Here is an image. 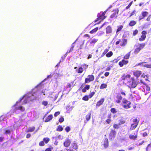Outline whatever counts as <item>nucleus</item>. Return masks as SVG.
Listing matches in <instances>:
<instances>
[{"label":"nucleus","mask_w":151,"mask_h":151,"mask_svg":"<svg viewBox=\"0 0 151 151\" xmlns=\"http://www.w3.org/2000/svg\"><path fill=\"white\" fill-rule=\"evenodd\" d=\"M119 10L118 9H115L113 11V13L110 16L111 18H116L119 13Z\"/></svg>","instance_id":"obj_11"},{"label":"nucleus","mask_w":151,"mask_h":151,"mask_svg":"<svg viewBox=\"0 0 151 151\" xmlns=\"http://www.w3.org/2000/svg\"><path fill=\"white\" fill-rule=\"evenodd\" d=\"M37 98V95L36 92H34L30 96V100H36Z\"/></svg>","instance_id":"obj_19"},{"label":"nucleus","mask_w":151,"mask_h":151,"mask_svg":"<svg viewBox=\"0 0 151 151\" xmlns=\"http://www.w3.org/2000/svg\"><path fill=\"white\" fill-rule=\"evenodd\" d=\"M119 125L123 124H124L126 122V121L124 119H121L119 120Z\"/></svg>","instance_id":"obj_34"},{"label":"nucleus","mask_w":151,"mask_h":151,"mask_svg":"<svg viewBox=\"0 0 151 151\" xmlns=\"http://www.w3.org/2000/svg\"><path fill=\"white\" fill-rule=\"evenodd\" d=\"M90 88V85L88 84L85 85L84 88L82 89V91L83 93H85L87 90H88Z\"/></svg>","instance_id":"obj_23"},{"label":"nucleus","mask_w":151,"mask_h":151,"mask_svg":"<svg viewBox=\"0 0 151 151\" xmlns=\"http://www.w3.org/2000/svg\"><path fill=\"white\" fill-rule=\"evenodd\" d=\"M70 144V141L69 139L66 140L64 143V145L65 147H68L69 146Z\"/></svg>","instance_id":"obj_25"},{"label":"nucleus","mask_w":151,"mask_h":151,"mask_svg":"<svg viewBox=\"0 0 151 151\" xmlns=\"http://www.w3.org/2000/svg\"><path fill=\"white\" fill-rule=\"evenodd\" d=\"M74 68L76 69V72L79 74H81L83 71V69L82 67H79L78 68L77 67H75Z\"/></svg>","instance_id":"obj_18"},{"label":"nucleus","mask_w":151,"mask_h":151,"mask_svg":"<svg viewBox=\"0 0 151 151\" xmlns=\"http://www.w3.org/2000/svg\"><path fill=\"white\" fill-rule=\"evenodd\" d=\"M107 85L106 83H102L101 84L100 88V89H103L106 88L107 87Z\"/></svg>","instance_id":"obj_30"},{"label":"nucleus","mask_w":151,"mask_h":151,"mask_svg":"<svg viewBox=\"0 0 151 151\" xmlns=\"http://www.w3.org/2000/svg\"><path fill=\"white\" fill-rule=\"evenodd\" d=\"M94 79V76L92 75H89L85 79V83H87L93 81Z\"/></svg>","instance_id":"obj_7"},{"label":"nucleus","mask_w":151,"mask_h":151,"mask_svg":"<svg viewBox=\"0 0 151 151\" xmlns=\"http://www.w3.org/2000/svg\"><path fill=\"white\" fill-rule=\"evenodd\" d=\"M140 83H142L143 85H146V84L145 83L143 82L142 80H140Z\"/></svg>","instance_id":"obj_63"},{"label":"nucleus","mask_w":151,"mask_h":151,"mask_svg":"<svg viewBox=\"0 0 151 151\" xmlns=\"http://www.w3.org/2000/svg\"><path fill=\"white\" fill-rule=\"evenodd\" d=\"M104 146L105 148H107L109 146V141L107 138H105L104 141Z\"/></svg>","instance_id":"obj_22"},{"label":"nucleus","mask_w":151,"mask_h":151,"mask_svg":"<svg viewBox=\"0 0 151 151\" xmlns=\"http://www.w3.org/2000/svg\"><path fill=\"white\" fill-rule=\"evenodd\" d=\"M131 78V75L130 74H127L125 75V74H123L121 77V79L122 80L124 81L127 78Z\"/></svg>","instance_id":"obj_21"},{"label":"nucleus","mask_w":151,"mask_h":151,"mask_svg":"<svg viewBox=\"0 0 151 151\" xmlns=\"http://www.w3.org/2000/svg\"><path fill=\"white\" fill-rule=\"evenodd\" d=\"M98 39H93L90 42V44H94L98 41Z\"/></svg>","instance_id":"obj_44"},{"label":"nucleus","mask_w":151,"mask_h":151,"mask_svg":"<svg viewBox=\"0 0 151 151\" xmlns=\"http://www.w3.org/2000/svg\"><path fill=\"white\" fill-rule=\"evenodd\" d=\"M144 66L146 68H151V64H145L144 65Z\"/></svg>","instance_id":"obj_53"},{"label":"nucleus","mask_w":151,"mask_h":151,"mask_svg":"<svg viewBox=\"0 0 151 151\" xmlns=\"http://www.w3.org/2000/svg\"><path fill=\"white\" fill-rule=\"evenodd\" d=\"M130 52H129L128 53H127L123 57V58L124 60V59H128L130 57Z\"/></svg>","instance_id":"obj_32"},{"label":"nucleus","mask_w":151,"mask_h":151,"mask_svg":"<svg viewBox=\"0 0 151 151\" xmlns=\"http://www.w3.org/2000/svg\"><path fill=\"white\" fill-rule=\"evenodd\" d=\"M48 103L47 101H43L42 102V104L45 106H47L48 104Z\"/></svg>","instance_id":"obj_50"},{"label":"nucleus","mask_w":151,"mask_h":151,"mask_svg":"<svg viewBox=\"0 0 151 151\" xmlns=\"http://www.w3.org/2000/svg\"><path fill=\"white\" fill-rule=\"evenodd\" d=\"M109 72H106L104 73V76L106 77H107V76H109Z\"/></svg>","instance_id":"obj_62"},{"label":"nucleus","mask_w":151,"mask_h":151,"mask_svg":"<svg viewBox=\"0 0 151 151\" xmlns=\"http://www.w3.org/2000/svg\"><path fill=\"white\" fill-rule=\"evenodd\" d=\"M95 94V92H92L90 93L88 95L89 98L90 99Z\"/></svg>","instance_id":"obj_46"},{"label":"nucleus","mask_w":151,"mask_h":151,"mask_svg":"<svg viewBox=\"0 0 151 151\" xmlns=\"http://www.w3.org/2000/svg\"><path fill=\"white\" fill-rule=\"evenodd\" d=\"M119 124H114L113 125V127L114 129H119Z\"/></svg>","instance_id":"obj_39"},{"label":"nucleus","mask_w":151,"mask_h":151,"mask_svg":"<svg viewBox=\"0 0 151 151\" xmlns=\"http://www.w3.org/2000/svg\"><path fill=\"white\" fill-rule=\"evenodd\" d=\"M106 13V11L104 12H101L98 14L97 17H98L94 21V22H96L100 20H103L105 19L106 17L105 16V14Z\"/></svg>","instance_id":"obj_3"},{"label":"nucleus","mask_w":151,"mask_h":151,"mask_svg":"<svg viewBox=\"0 0 151 151\" xmlns=\"http://www.w3.org/2000/svg\"><path fill=\"white\" fill-rule=\"evenodd\" d=\"M60 112L59 111H57V112H55L54 114V115L55 116H58V115H59V114H60Z\"/></svg>","instance_id":"obj_57"},{"label":"nucleus","mask_w":151,"mask_h":151,"mask_svg":"<svg viewBox=\"0 0 151 151\" xmlns=\"http://www.w3.org/2000/svg\"><path fill=\"white\" fill-rule=\"evenodd\" d=\"M128 86L130 88H134L137 85V83L134 77H131L130 80L127 82Z\"/></svg>","instance_id":"obj_1"},{"label":"nucleus","mask_w":151,"mask_h":151,"mask_svg":"<svg viewBox=\"0 0 151 151\" xmlns=\"http://www.w3.org/2000/svg\"><path fill=\"white\" fill-rule=\"evenodd\" d=\"M113 52L111 51H110L106 54V56L107 58H109L111 57L113 55Z\"/></svg>","instance_id":"obj_36"},{"label":"nucleus","mask_w":151,"mask_h":151,"mask_svg":"<svg viewBox=\"0 0 151 151\" xmlns=\"http://www.w3.org/2000/svg\"><path fill=\"white\" fill-rule=\"evenodd\" d=\"M111 120L109 119H106L105 121V122L107 124H109L111 122Z\"/></svg>","instance_id":"obj_51"},{"label":"nucleus","mask_w":151,"mask_h":151,"mask_svg":"<svg viewBox=\"0 0 151 151\" xmlns=\"http://www.w3.org/2000/svg\"><path fill=\"white\" fill-rule=\"evenodd\" d=\"M98 29H99V27H96L93 29L91 31H90L89 32V33H90L91 34H93V33L96 32L98 30Z\"/></svg>","instance_id":"obj_29"},{"label":"nucleus","mask_w":151,"mask_h":151,"mask_svg":"<svg viewBox=\"0 0 151 151\" xmlns=\"http://www.w3.org/2000/svg\"><path fill=\"white\" fill-rule=\"evenodd\" d=\"M53 149V147H52L51 148H46L45 151H52V150Z\"/></svg>","instance_id":"obj_56"},{"label":"nucleus","mask_w":151,"mask_h":151,"mask_svg":"<svg viewBox=\"0 0 151 151\" xmlns=\"http://www.w3.org/2000/svg\"><path fill=\"white\" fill-rule=\"evenodd\" d=\"M24 97V96L20 98L18 101L16 102L15 104L14 105V106H17V105H18V103L21 102L22 100L23 99Z\"/></svg>","instance_id":"obj_41"},{"label":"nucleus","mask_w":151,"mask_h":151,"mask_svg":"<svg viewBox=\"0 0 151 151\" xmlns=\"http://www.w3.org/2000/svg\"><path fill=\"white\" fill-rule=\"evenodd\" d=\"M122 103L123 104H127V105H123L124 108L127 109L130 108L131 102L130 101H128L126 99L124 98L123 99Z\"/></svg>","instance_id":"obj_6"},{"label":"nucleus","mask_w":151,"mask_h":151,"mask_svg":"<svg viewBox=\"0 0 151 151\" xmlns=\"http://www.w3.org/2000/svg\"><path fill=\"white\" fill-rule=\"evenodd\" d=\"M146 151H149L151 150V143L148 144L146 148Z\"/></svg>","instance_id":"obj_38"},{"label":"nucleus","mask_w":151,"mask_h":151,"mask_svg":"<svg viewBox=\"0 0 151 151\" xmlns=\"http://www.w3.org/2000/svg\"><path fill=\"white\" fill-rule=\"evenodd\" d=\"M64 120V119L63 116L60 117L59 119V122L60 123L63 122Z\"/></svg>","instance_id":"obj_49"},{"label":"nucleus","mask_w":151,"mask_h":151,"mask_svg":"<svg viewBox=\"0 0 151 151\" xmlns=\"http://www.w3.org/2000/svg\"><path fill=\"white\" fill-rule=\"evenodd\" d=\"M133 74L137 79L142 74V72L140 70H136L133 71Z\"/></svg>","instance_id":"obj_13"},{"label":"nucleus","mask_w":151,"mask_h":151,"mask_svg":"<svg viewBox=\"0 0 151 151\" xmlns=\"http://www.w3.org/2000/svg\"><path fill=\"white\" fill-rule=\"evenodd\" d=\"M11 132V131L10 130L8 129L6 130L4 132V133L6 134H9Z\"/></svg>","instance_id":"obj_58"},{"label":"nucleus","mask_w":151,"mask_h":151,"mask_svg":"<svg viewBox=\"0 0 151 151\" xmlns=\"http://www.w3.org/2000/svg\"><path fill=\"white\" fill-rule=\"evenodd\" d=\"M145 43H142L138 45L137 46V48L135 49L134 53L135 54L138 53L145 46Z\"/></svg>","instance_id":"obj_5"},{"label":"nucleus","mask_w":151,"mask_h":151,"mask_svg":"<svg viewBox=\"0 0 151 151\" xmlns=\"http://www.w3.org/2000/svg\"><path fill=\"white\" fill-rule=\"evenodd\" d=\"M63 130V128L61 125H59L57 127L56 129V131L58 132H61Z\"/></svg>","instance_id":"obj_33"},{"label":"nucleus","mask_w":151,"mask_h":151,"mask_svg":"<svg viewBox=\"0 0 151 151\" xmlns=\"http://www.w3.org/2000/svg\"><path fill=\"white\" fill-rule=\"evenodd\" d=\"M137 24V22L134 20H131L129 23V25L130 27H133Z\"/></svg>","instance_id":"obj_27"},{"label":"nucleus","mask_w":151,"mask_h":151,"mask_svg":"<svg viewBox=\"0 0 151 151\" xmlns=\"http://www.w3.org/2000/svg\"><path fill=\"white\" fill-rule=\"evenodd\" d=\"M139 120L137 118L134 119L132 121L133 123L131 124L130 129L131 130L134 129L138 126Z\"/></svg>","instance_id":"obj_4"},{"label":"nucleus","mask_w":151,"mask_h":151,"mask_svg":"<svg viewBox=\"0 0 151 151\" xmlns=\"http://www.w3.org/2000/svg\"><path fill=\"white\" fill-rule=\"evenodd\" d=\"M35 129V127H29L27 131V132H33Z\"/></svg>","instance_id":"obj_31"},{"label":"nucleus","mask_w":151,"mask_h":151,"mask_svg":"<svg viewBox=\"0 0 151 151\" xmlns=\"http://www.w3.org/2000/svg\"><path fill=\"white\" fill-rule=\"evenodd\" d=\"M105 100L104 98L101 99L99 100L96 103V107L100 106L102 105L104 102Z\"/></svg>","instance_id":"obj_17"},{"label":"nucleus","mask_w":151,"mask_h":151,"mask_svg":"<svg viewBox=\"0 0 151 151\" xmlns=\"http://www.w3.org/2000/svg\"><path fill=\"white\" fill-rule=\"evenodd\" d=\"M109 50L108 49V48L104 50V51L102 53V55H101V57H104L105 55H106V54L109 51Z\"/></svg>","instance_id":"obj_35"},{"label":"nucleus","mask_w":151,"mask_h":151,"mask_svg":"<svg viewBox=\"0 0 151 151\" xmlns=\"http://www.w3.org/2000/svg\"><path fill=\"white\" fill-rule=\"evenodd\" d=\"M82 66L84 68L86 69L88 68V65L86 64H84L82 65Z\"/></svg>","instance_id":"obj_55"},{"label":"nucleus","mask_w":151,"mask_h":151,"mask_svg":"<svg viewBox=\"0 0 151 151\" xmlns=\"http://www.w3.org/2000/svg\"><path fill=\"white\" fill-rule=\"evenodd\" d=\"M112 32V29L111 27L108 26L106 28V34L111 33Z\"/></svg>","instance_id":"obj_20"},{"label":"nucleus","mask_w":151,"mask_h":151,"mask_svg":"<svg viewBox=\"0 0 151 151\" xmlns=\"http://www.w3.org/2000/svg\"><path fill=\"white\" fill-rule=\"evenodd\" d=\"M141 34L142 35L139 39V40L141 42L145 40L146 37V35L147 34V32L146 31L144 30L142 32Z\"/></svg>","instance_id":"obj_9"},{"label":"nucleus","mask_w":151,"mask_h":151,"mask_svg":"<svg viewBox=\"0 0 151 151\" xmlns=\"http://www.w3.org/2000/svg\"><path fill=\"white\" fill-rule=\"evenodd\" d=\"M146 86V89L147 91H150V87L146 84L145 85Z\"/></svg>","instance_id":"obj_59"},{"label":"nucleus","mask_w":151,"mask_h":151,"mask_svg":"<svg viewBox=\"0 0 151 151\" xmlns=\"http://www.w3.org/2000/svg\"><path fill=\"white\" fill-rule=\"evenodd\" d=\"M120 43V45L121 47L125 46L127 43V39L122 38L119 39L115 43L116 45H118Z\"/></svg>","instance_id":"obj_2"},{"label":"nucleus","mask_w":151,"mask_h":151,"mask_svg":"<svg viewBox=\"0 0 151 151\" xmlns=\"http://www.w3.org/2000/svg\"><path fill=\"white\" fill-rule=\"evenodd\" d=\"M137 138V133L136 135H130L129 136V138L131 139L135 140Z\"/></svg>","instance_id":"obj_24"},{"label":"nucleus","mask_w":151,"mask_h":151,"mask_svg":"<svg viewBox=\"0 0 151 151\" xmlns=\"http://www.w3.org/2000/svg\"><path fill=\"white\" fill-rule=\"evenodd\" d=\"M4 138L3 137H0V142H3L4 140Z\"/></svg>","instance_id":"obj_61"},{"label":"nucleus","mask_w":151,"mask_h":151,"mask_svg":"<svg viewBox=\"0 0 151 151\" xmlns=\"http://www.w3.org/2000/svg\"><path fill=\"white\" fill-rule=\"evenodd\" d=\"M89 97L88 95H85L82 98V100L85 101H87L89 100Z\"/></svg>","instance_id":"obj_40"},{"label":"nucleus","mask_w":151,"mask_h":151,"mask_svg":"<svg viewBox=\"0 0 151 151\" xmlns=\"http://www.w3.org/2000/svg\"><path fill=\"white\" fill-rule=\"evenodd\" d=\"M149 133V131L148 132H145L142 133V136L143 137H145L146 136H147L148 135V134Z\"/></svg>","instance_id":"obj_43"},{"label":"nucleus","mask_w":151,"mask_h":151,"mask_svg":"<svg viewBox=\"0 0 151 151\" xmlns=\"http://www.w3.org/2000/svg\"><path fill=\"white\" fill-rule=\"evenodd\" d=\"M15 107L14 110L15 111L19 110L21 111H24L25 110V108L22 106H18L17 105L16 106H14Z\"/></svg>","instance_id":"obj_16"},{"label":"nucleus","mask_w":151,"mask_h":151,"mask_svg":"<svg viewBox=\"0 0 151 151\" xmlns=\"http://www.w3.org/2000/svg\"><path fill=\"white\" fill-rule=\"evenodd\" d=\"M72 86V84L71 83H68V84L67 85V88H71Z\"/></svg>","instance_id":"obj_60"},{"label":"nucleus","mask_w":151,"mask_h":151,"mask_svg":"<svg viewBox=\"0 0 151 151\" xmlns=\"http://www.w3.org/2000/svg\"><path fill=\"white\" fill-rule=\"evenodd\" d=\"M151 15L150 14L147 18L146 21H151Z\"/></svg>","instance_id":"obj_54"},{"label":"nucleus","mask_w":151,"mask_h":151,"mask_svg":"<svg viewBox=\"0 0 151 151\" xmlns=\"http://www.w3.org/2000/svg\"><path fill=\"white\" fill-rule=\"evenodd\" d=\"M137 13V12L135 10H134L130 14V15L129 16V17H131L132 16L135 15H136V14Z\"/></svg>","instance_id":"obj_42"},{"label":"nucleus","mask_w":151,"mask_h":151,"mask_svg":"<svg viewBox=\"0 0 151 151\" xmlns=\"http://www.w3.org/2000/svg\"><path fill=\"white\" fill-rule=\"evenodd\" d=\"M50 140V139L47 137H44L43 138L42 140L40 142L39 145L40 146H43L45 145V143L47 144Z\"/></svg>","instance_id":"obj_8"},{"label":"nucleus","mask_w":151,"mask_h":151,"mask_svg":"<svg viewBox=\"0 0 151 151\" xmlns=\"http://www.w3.org/2000/svg\"><path fill=\"white\" fill-rule=\"evenodd\" d=\"M148 12L146 11H143L141 12V15L139 17V20H141L143 19L145 17H147L148 14Z\"/></svg>","instance_id":"obj_12"},{"label":"nucleus","mask_w":151,"mask_h":151,"mask_svg":"<svg viewBox=\"0 0 151 151\" xmlns=\"http://www.w3.org/2000/svg\"><path fill=\"white\" fill-rule=\"evenodd\" d=\"M138 30L137 29H135L133 31V33L132 34L133 35L135 36L138 34Z\"/></svg>","instance_id":"obj_48"},{"label":"nucleus","mask_w":151,"mask_h":151,"mask_svg":"<svg viewBox=\"0 0 151 151\" xmlns=\"http://www.w3.org/2000/svg\"><path fill=\"white\" fill-rule=\"evenodd\" d=\"M30 136L31 134L29 133L27 134L26 137L27 138H29L30 137Z\"/></svg>","instance_id":"obj_64"},{"label":"nucleus","mask_w":151,"mask_h":151,"mask_svg":"<svg viewBox=\"0 0 151 151\" xmlns=\"http://www.w3.org/2000/svg\"><path fill=\"white\" fill-rule=\"evenodd\" d=\"M53 118V116L52 114H50L48 116L47 118L45 120V122H48L52 119Z\"/></svg>","instance_id":"obj_26"},{"label":"nucleus","mask_w":151,"mask_h":151,"mask_svg":"<svg viewBox=\"0 0 151 151\" xmlns=\"http://www.w3.org/2000/svg\"><path fill=\"white\" fill-rule=\"evenodd\" d=\"M111 112L115 114L117 112L116 109L114 108H112L110 110Z\"/></svg>","instance_id":"obj_45"},{"label":"nucleus","mask_w":151,"mask_h":151,"mask_svg":"<svg viewBox=\"0 0 151 151\" xmlns=\"http://www.w3.org/2000/svg\"><path fill=\"white\" fill-rule=\"evenodd\" d=\"M78 146L76 143H74L73 144V148L75 150H77L78 149Z\"/></svg>","instance_id":"obj_47"},{"label":"nucleus","mask_w":151,"mask_h":151,"mask_svg":"<svg viewBox=\"0 0 151 151\" xmlns=\"http://www.w3.org/2000/svg\"><path fill=\"white\" fill-rule=\"evenodd\" d=\"M123 27V26L122 25H120L117 26V29L116 32V34H117V35H118L117 33L119 32L122 30Z\"/></svg>","instance_id":"obj_28"},{"label":"nucleus","mask_w":151,"mask_h":151,"mask_svg":"<svg viewBox=\"0 0 151 151\" xmlns=\"http://www.w3.org/2000/svg\"><path fill=\"white\" fill-rule=\"evenodd\" d=\"M91 114L90 113H88L86 116V118L87 122H88L91 118Z\"/></svg>","instance_id":"obj_37"},{"label":"nucleus","mask_w":151,"mask_h":151,"mask_svg":"<svg viewBox=\"0 0 151 151\" xmlns=\"http://www.w3.org/2000/svg\"><path fill=\"white\" fill-rule=\"evenodd\" d=\"M116 134V131L114 129H111L109 134V136L110 138L112 139L115 138Z\"/></svg>","instance_id":"obj_10"},{"label":"nucleus","mask_w":151,"mask_h":151,"mask_svg":"<svg viewBox=\"0 0 151 151\" xmlns=\"http://www.w3.org/2000/svg\"><path fill=\"white\" fill-rule=\"evenodd\" d=\"M65 130L66 132H68L70 131V129L69 127L67 126L65 128Z\"/></svg>","instance_id":"obj_52"},{"label":"nucleus","mask_w":151,"mask_h":151,"mask_svg":"<svg viewBox=\"0 0 151 151\" xmlns=\"http://www.w3.org/2000/svg\"><path fill=\"white\" fill-rule=\"evenodd\" d=\"M129 63V61L128 60H125L123 59L121 61L119 62V65L120 67H122L124 65H126Z\"/></svg>","instance_id":"obj_15"},{"label":"nucleus","mask_w":151,"mask_h":151,"mask_svg":"<svg viewBox=\"0 0 151 151\" xmlns=\"http://www.w3.org/2000/svg\"><path fill=\"white\" fill-rule=\"evenodd\" d=\"M116 99L115 101V102L117 104H119L121 103L122 100V98L121 94L119 93H117L116 96Z\"/></svg>","instance_id":"obj_14"}]
</instances>
